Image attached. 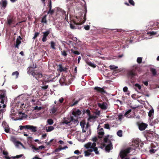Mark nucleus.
<instances>
[{
    "label": "nucleus",
    "instance_id": "27",
    "mask_svg": "<svg viewBox=\"0 0 159 159\" xmlns=\"http://www.w3.org/2000/svg\"><path fill=\"white\" fill-rule=\"evenodd\" d=\"M86 148L88 149L89 148H91V143L89 142L86 143L84 146Z\"/></svg>",
    "mask_w": 159,
    "mask_h": 159
},
{
    "label": "nucleus",
    "instance_id": "11",
    "mask_svg": "<svg viewBox=\"0 0 159 159\" xmlns=\"http://www.w3.org/2000/svg\"><path fill=\"white\" fill-rule=\"evenodd\" d=\"M32 76L36 79L38 80L39 79L41 78L42 77V74L37 72H35L34 75H33Z\"/></svg>",
    "mask_w": 159,
    "mask_h": 159
},
{
    "label": "nucleus",
    "instance_id": "29",
    "mask_svg": "<svg viewBox=\"0 0 159 159\" xmlns=\"http://www.w3.org/2000/svg\"><path fill=\"white\" fill-rule=\"evenodd\" d=\"M28 125H20L19 126L20 129V130H22L24 129H27L28 128Z\"/></svg>",
    "mask_w": 159,
    "mask_h": 159
},
{
    "label": "nucleus",
    "instance_id": "21",
    "mask_svg": "<svg viewBox=\"0 0 159 159\" xmlns=\"http://www.w3.org/2000/svg\"><path fill=\"white\" fill-rule=\"evenodd\" d=\"M19 116L21 117L22 119L23 118H26L27 115L25 113H22L21 112H19Z\"/></svg>",
    "mask_w": 159,
    "mask_h": 159
},
{
    "label": "nucleus",
    "instance_id": "59",
    "mask_svg": "<svg viewBox=\"0 0 159 159\" xmlns=\"http://www.w3.org/2000/svg\"><path fill=\"white\" fill-rule=\"evenodd\" d=\"M74 153L75 154H77L78 155H79L80 154L79 151L78 150L75 151L74 152Z\"/></svg>",
    "mask_w": 159,
    "mask_h": 159
},
{
    "label": "nucleus",
    "instance_id": "26",
    "mask_svg": "<svg viewBox=\"0 0 159 159\" xmlns=\"http://www.w3.org/2000/svg\"><path fill=\"white\" fill-rule=\"evenodd\" d=\"M57 110V108L55 106H53L51 109V111L52 114L55 113Z\"/></svg>",
    "mask_w": 159,
    "mask_h": 159
},
{
    "label": "nucleus",
    "instance_id": "15",
    "mask_svg": "<svg viewBox=\"0 0 159 159\" xmlns=\"http://www.w3.org/2000/svg\"><path fill=\"white\" fill-rule=\"evenodd\" d=\"M98 134L99 135L98 137L99 138H102L104 134L103 129L102 128H101L98 130Z\"/></svg>",
    "mask_w": 159,
    "mask_h": 159
},
{
    "label": "nucleus",
    "instance_id": "2",
    "mask_svg": "<svg viewBox=\"0 0 159 159\" xmlns=\"http://www.w3.org/2000/svg\"><path fill=\"white\" fill-rule=\"evenodd\" d=\"M82 99V98H80L78 99L76 98H71L69 99V102L67 106L69 107L75 106Z\"/></svg>",
    "mask_w": 159,
    "mask_h": 159
},
{
    "label": "nucleus",
    "instance_id": "39",
    "mask_svg": "<svg viewBox=\"0 0 159 159\" xmlns=\"http://www.w3.org/2000/svg\"><path fill=\"white\" fill-rule=\"evenodd\" d=\"M93 149V151L95 152V153L96 154H99V152L98 151V148L97 147L94 148H92Z\"/></svg>",
    "mask_w": 159,
    "mask_h": 159
},
{
    "label": "nucleus",
    "instance_id": "61",
    "mask_svg": "<svg viewBox=\"0 0 159 159\" xmlns=\"http://www.w3.org/2000/svg\"><path fill=\"white\" fill-rule=\"evenodd\" d=\"M47 37L44 36H43V37L42 38L43 42H45L47 41Z\"/></svg>",
    "mask_w": 159,
    "mask_h": 159
},
{
    "label": "nucleus",
    "instance_id": "5",
    "mask_svg": "<svg viewBox=\"0 0 159 159\" xmlns=\"http://www.w3.org/2000/svg\"><path fill=\"white\" fill-rule=\"evenodd\" d=\"M22 38L20 36H18L16 39V43L14 44V47L15 48L19 49L20 45L21 43V40Z\"/></svg>",
    "mask_w": 159,
    "mask_h": 159
},
{
    "label": "nucleus",
    "instance_id": "10",
    "mask_svg": "<svg viewBox=\"0 0 159 159\" xmlns=\"http://www.w3.org/2000/svg\"><path fill=\"white\" fill-rule=\"evenodd\" d=\"M70 119H71V120H70V121H68V120H65L64 121H63V124H68L69 123H70V121H74V122H77L78 121V120H77V118L76 119H74L73 116H71L70 117Z\"/></svg>",
    "mask_w": 159,
    "mask_h": 159
},
{
    "label": "nucleus",
    "instance_id": "8",
    "mask_svg": "<svg viewBox=\"0 0 159 159\" xmlns=\"http://www.w3.org/2000/svg\"><path fill=\"white\" fill-rule=\"evenodd\" d=\"M94 89L97 92L103 94L106 93V91L103 88H100L98 87H96L94 88Z\"/></svg>",
    "mask_w": 159,
    "mask_h": 159
},
{
    "label": "nucleus",
    "instance_id": "16",
    "mask_svg": "<svg viewBox=\"0 0 159 159\" xmlns=\"http://www.w3.org/2000/svg\"><path fill=\"white\" fill-rule=\"evenodd\" d=\"M109 143L105 147L106 150L108 151H109L111 150V147L112 146V143L110 140H109Z\"/></svg>",
    "mask_w": 159,
    "mask_h": 159
},
{
    "label": "nucleus",
    "instance_id": "55",
    "mask_svg": "<svg viewBox=\"0 0 159 159\" xmlns=\"http://www.w3.org/2000/svg\"><path fill=\"white\" fill-rule=\"evenodd\" d=\"M44 148V146L43 145L40 146L38 148H36V149H36V150H38L39 149H42L43 148Z\"/></svg>",
    "mask_w": 159,
    "mask_h": 159
},
{
    "label": "nucleus",
    "instance_id": "53",
    "mask_svg": "<svg viewBox=\"0 0 159 159\" xmlns=\"http://www.w3.org/2000/svg\"><path fill=\"white\" fill-rule=\"evenodd\" d=\"M156 34H157L156 32H154V31H152V32H149V33L148 32L147 33V34H150V35H154Z\"/></svg>",
    "mask_w": 159,
    "mask_h": 159
},
{
    "label": "nucleus",
    "instance_id": "20",
    "mask_svg": "<svg viewBox=\"0 0 159 159\" xmlns=\"http://www.w3.org/2000/svg\"><path fill=\"white\" fill-rule=\"evenodd\" d=\"M150 71L152 73V75L153 76H155L157 75V71L155 69L150 68Z\"/></svg>",
    "mask_w": 159,
    "mask_h": 159
},
{
    "label": "nucleus",
    "instance_id": "36",
    "mask_svg": "<svg viewBox=\"0 0 159 159\" xmlns=\"http://www.w3.org/2000/svg\"><path fill=\"white\" fill-rule=\"evenodd\" d=\"M44 83L45 84H46V83L43 82V85H43V86H42L41 87V88L43 89L44 90L47 89L48 87V85H46L45 84H44Z\"/></svg>",
    "mask_w": 159,
    "mask_h": 159
},
{
    "label": "nucleus",
    "instance_id": "44",
    "mask_svg": "<svg viewBox=\"0 0 159 159\" xmlns=\"http://www.w3.org/2000/svg\"><path fill=\"white\" fill-rule=\"evenodd\" d=\"M51 48H53V49H55V43H54V42H53V41H51Z\"/></svg>",
    "mask_w": 159,
    "mask_h": 159
},
{
    "label": "nucleus",
    "instance_id": "17",
    "mask_svg": "<svg viewBox=\"0 0 159 159\" xmlns=\"http://www.w3.org/2000/svg\"><path fill=\"white\" fill-rule=\"evenodd\" d=\"M31 67H29L27 69V72L28 73L29 75L30 74L32 75L33 74L34 75V73L35 72L33 70L31 69Z\"/></svg>",
    "mask_w": 159,
    "mask_h": 159
},
{
    "label": "nucleus",
    "instance_id": "48",
    "mask_svg": "<svg viewBox=\"0 0 159 159\" xmlns=\"http://www.w3.org/2000/svg\"><path fill=\"white\" fill-rule=\"evenodd\" d=\"M39 34V33L38 32H35L34 34V36L33 37V39H35L36 38H37Z\"/></svg>",
    "mask_w": 159,
    "mask_h": 159
},
{
    "label": "nucleus",
    "instance_id": "43",
    "mask_svg": "<svg viewBox=\"0 0 159 159\" xmlns=\"http://www.w3.org/2000/svg\"><path fill=\"white\" fill-rule=\"evenodd\" d=\"M46 16H43V17L42 18L41 22L43 23H46Z\"/></svg>",
    "mask_w": 159,
    "mask_h": 159
},
{
    "label": "nucleus",
    "instance_id": "18",
    "mask_svg": "<svg viewBox=\"0 0 159 159\" xmlns=\"http://www.w3.org/2000/svg\"><path fill=\"white\" fill-rule=\"evenodd\" d=\"M86 62L88 65L93 67L95 68L96 67V65L94 63H92L91 61H89V60H86Z\"/></svg>",
    "mask_w": 159,
    "mask_h": 159
},
{
    "label": "nucleus",
    "instance_id": "31",
    "mask_svg": "<svg viewBox=\"0 0 159 159\" xmlns=\"http://www.w3.org/2000/svg\"><path fill=\"white\" fill-rule=\"evenodd\" d=\"M48 123L50 125H52L53 123V120L51 119H49L47 120Z\"/></svg>",
    "mask_w": 159,
    "mask_h": 159
},
{
    "label": "nucleus",
    "instance_id": "23",
    "mask_svg": "<svg viewBox=\"0 0 159 159\" xmlns=\"http://www.w3.org/2000/svg\"><path fill=\"white\" fill-rule=\"evenodd\" d=\"M6 94L2 90L0 91V98H5Z\"/></svg>",
    "mask_w": 159,
    "mask_h": 159
},
{
    "label": "nucleus",
    "instance_id": "62",
    "mask_svg": "<svg viewBox=\"0 0 159 159\" xmlns=\"http://www.w3.org/2000/svg\"><path fill=\"white\" fill-rule=\"evenodd\" d=\"M86 113L87 114L88 116H90V112L89 109H87L86 111Z\"/></svg>",
    "mask_w": 159,
    "mask_h": 159
},
{
    "label": "nucleus",
    "instance_id": "33",
    "mask_svg": "<svg viewBox=\"0 0 159 159\" xmlns=\"http://www.w3.org/2000/svg\"><path fill=\"white\" fill-rule=\"evenodd\" d=\"M71 52L76 55H79L80 54V52L78 51H75L73 49L71 50Z\"/></svg>",
    "mask_w": 159,
    "mask_h": 159
},
{
    "label": "nucleus",
    "instance_id": "42",
    "mask_svg": "<svg viewBox=\"0 0 159 159\" xmlns=\"http://www.w3.org/2000/svg\"><path fill=\"white\" fill-rule=\"evenodd\" d=\"M111 70H115L118 68V67L114 65H110L109 66Z\"/></svg>",
    "mask_w": 159,
    "mask_h": 159
},
{
    "label": "nucleus",
    "instance_id": "41",
    "mask_svg": "<svg viewBox=\"0 0 159 159\" xmlns=\"http://www.w3.org/2000/svg\"><path fill=\"white\" fill-rule=\"evenodd\" d=\"M4 129V130L7 133H8L9 132L10 129L9 127V126H8L7 127H6Z\"/></svg>",
    "mask_w": 159,
    "mask_h": 159
},
{
    "label": "nucleus",
    "instance_id": "1",
    "mask_svg": "<svg viewBox=\"0 0 159 159\" xmlns=\"http://www.w3.org/2000/svg\"><path fill=\"white\" fill-rule=\"evenodd\" d=\"M134 68L129 71L127 73V76L129 79H130V81L133 82L135 80V76L137 75L136 70L138 69L137 66H134Z\"/></svg>",
    "mask_w": 159,
    "mask_h": 159
},
{
    "label": "nucleus",
    "instance_id": "3",
    "mask_svg": "<svg viewBox=\"0 0 159 159\" xmlns=\"http://www.w3.org/2000/svg\"><path fill=\"white\" fill-rule=\"evenodd\" d=\"M131 149L132 148H129L124 150L121 151L120 154V157L122 159L124 158L130 152Z\"/></svg>",
    "mask_w": 159,
    "mask_h": 159
},
{
    "label": "nucleus",
    "instance_id": "37",
    "mask_svg": "<svg viewBox=\"0 0 159 159\" xmlns=\"http://www.w3.org/2000/svg\"><path fill=\"white\" fill-rule=\"evenodd\" d=\"M61 54L63 56L66 57L67 55L66 51L65 50L61 51Z\"/></svg>",
    "mask_w": 159,
    "mask_h": 159
},
{
    "label": "nucleus",
    "instance_id": "49",
    "mask_svg": "<svg viewBox=\"0 0 159 159\" xmlns=\"http://www.w3.org/2000/svg\"><path fill=\"white\" fill-rule=\"evenodd\" d=\"M49 33V32L48 31H47L46 32H44V33H43V36H44L47 37Z\"/></svg>",
    "mask_w": 159,
    "mask_h": 159
},
{
    "label": "nucleus",
    "instance_id": "14",
    "mask_svg": "<svg viewBox=\"0 0 159 159\" xmlns=\"http://www.w3.org/2000/svg\"><path fill=\"white\" fill-rule=\"evenodd\" d=\"M72 114L75 117H76L78 116H80L81 114V111L78 109L75 111H73L72 112Z\"/></svg>",
    "mask_w": 159,
    "mask_h": 159
},
{
    "label": "nucleus",
    "instance_id": "34",
    "mask_svg": "<svg viewBox=\"0 0 159 159\" xmlns=\"http://www.w3.org/2000/svg\"><path fill=\"white\" fill-rule=\"evenodd\" d=\"M122 131L121 130H118L117 132V134L119 137H121L122 136Z\"/></svg>",
    "mask_w": 159,
    "mask_h": 159
},
{
    "label": "nucleus",
    "instance_id": "4",
    "mask_svg": "<svg viewBox=\"0 0 159 159\" xmlns=\"http://www.w3.org/2000/svg\"><path fill=\"white\" fill-rule=\"evenodd\" d=\"M137 124L139 127V129L141 131L144 130L148 126L147 124L143 122L140 123L139 122H137Z\"/></svg>",
    "mask_w": 159,
    "mask_h": 159
},
{
    "label": "nucleus",
    "instance_id": "54",
    "mask_svg": "<svg viewBox=\"0 0 159 159\" xmlns=\"http://www.w3.org/2000/svg\"><path fill=\"white\" fill-rule=\"evenodd\" d=\"M64 100V98L61 97V98H60L59 100V102L60 103H62Z\"/></svg>",
    "mask_w": 159,
    "mask_h": 159
},
{
    "label": "nucleus",
    "instance_id": "13",
    "mask_svg": "<svg viewBox=\"0 0 159 159\" xmlns=\"http://www.w3.org/2000/svg\"><path fill=\"white\" fill-rule=\"evenodd\" d=\"M37 127L34 126L33 125H28V129L30 130L31 132H36L37 130Z\"/></svg>",
    "mask_w": 159,
    "mask_h": 159
},
{
    "label": "nucleus",
    "instance_id": "47",
    "mask_svg": "<svg viewBox=\"0 0 159 159\" xmlns=\"http://www.w3.org/2000/svg\"><path fill=\"white\" fill-rule=\"evenodd\" d=\"M85 156H88L91 155V153L89 152L88 150L84 152Z\"/></svg>",
    "mask_w": 159,
    "mask_h": 159
},
{
    "label": "nucleus",
    "instance_id": "12",
    "mask_svg": "<svg viewBox=\"0 0 159 159\" xmlns=\"http://www.w3.org/2000/svg\"><path fill=\"white\" fill-rule=\"evenodd\" d=\"M58 67H59V68L58 70L60 72L66 71H67V68L66 67H63L61 64H59L58 65Z\"/></svg>",
    "mask_w": 159,
    "mask_h": 159
},
{
    "label": "nucleus",
    "instance_id": "38",
    "mask_svg": "<svg viewBox=\"0 0 159 159\" xmlns=\"http://www.w3.org/2000/svg\"><path fill=\"white\" fill-rule=\"evenodd\" d=\"M142 58L141 57H138L137 58V61L140 64L142 63Z\"/></svg>",
    "mask_w": 159,
    "mask_h": 159
},
{
    "label": "nucleus",
    "instance_id": "9",
    "mask_svg": "<svg viewBox=\"0 0 159 159\" xmlns=\"http://www.w3.org/2000/svg\"><path fill=\"white\" fill-rule=\"evenodd\" d=\"M59 82L61 85H67L68 84V82L65 77H61L59 80Z\"/></svg>",
    "mask_w": 159,
    "mask_h": 159
},
{
    "label": "nucleus",
    "instance_id": "60",
    "mask_svg": "<svg viewBox=\"0 0 159 159\" xmlns=\"http://www.w3.org/2000/svg\"><path fill=\"white\" fill-rule=\"evenodd\" d=\"M156 150L153 149V148H152V149H150V152L151 153H154L156 151Z\"/></svg>",
    "mask_w": 159,
    "mask_h": 159
},
{
    "label": "nucleus",
    "instance_id": "56",
    "mask_svg": "<svg viewBox=\"0 0 159 159\" xmlns=\"http://www.w3.org/2000/svg\"><path fill=\"white\" fill-rule=\"evenodd\" d=\"M96 144L95 143H93L92 144H91V148H96Z\"/></svg>",
    "mask_w": 159,
    "mask_h": 159
},
{
    "label": "nucleus",
    "instance_id": "19",
    "mask_svg": "<svg viewBox=\"0 0 159 159\" xmlns=\"http://www.w3.org/2000/svg\"><path fill=\"white\" fill-rule=\"evenodd\" d=\"M15 23V21L13 18L11 19L8 20V24L9 25H11V26H13L12 24Z\"/></svg>",
    "mask_w": 159,
    "mask_h": 159
},
{
    "label": "nucleus",
    "instance_id": "22",
    "mask_svg": "<svg viewBox=\"0 0 159 159\" xmlns=\"http://www.w3.org/2000/svg\"><path fill=\"white\" fill-rule=\"evenodd\" d=\"M1 4H2V7L5 8L7 4V2L6 0H2Z\"/></svg>",
    "mask_w": 159,
    "mask_h": 159
},
{
    "label": "nucleus",
    "instance_id": "46",
    "mask_svg": "<svg viewBox=\"0 0 159 159\" xmlns=\"http://www.w3.org/2000/svg\"><path fill=\"white\" fill-rule=\"evenodd\" d=\"M104 128L107 129H110V127L109 125L108 124H106L104 125Z\"/></svg>",
    "mask_w": 159,
    "mask_h": 159
},
{
    "label": "nucleus",
    "instance_id": "32",
    "mask_svg": "<svg viewBox=\"0 0 159 159\" xmlns=\"http://www.w3.org/2000/svg\"><path fill=\"white\" fill-rule=\"evenodd\" d=\"M109 137V135H108L104 138V143H107L108 142V143H109V140L108 139Z\"/></svg>",
    "mask_w": 159,
    "mask_h": 159
},
{
    "label": "nucleus",
    "instance_id": "45",
    "mask_svg": "<svg viewBox=\"0 0 159 159\" xmlns=\"http://www.w3.org/2000/svg\"><path fill=\"white\" fill-rule=\"evenodd\" d=\"M2 126L3 128L4 129L6 127H7L8 125H7V123L5 122H3L2 123Z\"/></svg>",
    "mask_w": 159,
    "mask_h": 159
},
{
    "label": "nucleus",
    "instance_id": "24",
    "mask_svg": "<svg viewBox=\"0 0 159 159\" xmlns=\"http://www.w3.org/2000/svg\"><path fill=\"white\" fill-rule=\"evenodd\" d=\"M154 114V110L153 109H151L150 110L149 112L148 115L149 116L152 118V116H153Z\"/></svg>",
    "mask_w": 159,
    "mask_h": 159
},
{
    "label": "nucleus",
    "instance_id": "6",
    "mask_svg": "<svg viewBox=\"0 0 159 159\" xmlns=\"http://www.w3.org/2000/svg\"><path fill=\"white\" fill-rule=\"evenodd\" d=\"M141 140L139 139H136L133 142V146L134 147V150L135 148L139 147V143H140Z\"/></svg>",
    "mask_w": 159,
    "mask_h": 159
},
{
    "label": "nucleus",
    "instance_id": "28",
    "mask_svg": "<svg viewBox=\"0 0 159 159\" xmlns=\"http://www.w3.org/2000/svg\"><path fill=\"white\" fill-rule=\"evenodd\" d=\"M54 129V128L53 126H50L48 127V129H46V130L47 132H49L53 130Z\"/></svg>",
    "mask_w": 159,
    "mask_h": 159
},
{
    "label": "nucleus",
    "instance_id": "52",
    "mask_svg": "<svg viewBox=\"0 0 159 159\" xmlns=\"http://www.w3.org/2000/svg\"><path fill=\"white\" fill-rule=\"evenodd\" d=\"M134 86L135 87H138V89L139 90H140L141 89V86H140V85L139 84H134Z\"/></svg>",
    "mask_w": 159,
    "mask_h": 159
},
{
    "label": "nucleus",
    "instance_id": "51",
    "mask_svg": "<svg viewBox=\"0 0 159 159\" xmlns=\"http://www.w3.org/2000/svg\"><path fill=\"white\" fill-rule=\"evenodd\" d=\"M131 111V110L129 109L126 111L124 115V116H125L128 114H129Z\"/></svg>",
    "mask_w": 159,
    "mask_h": 159
},
{
    "label": "nucleus",
    "instance_id": "40",
    "mask_svg": "<svg viewBox=\"0 0 159 159\" xmlns=\"http://www.w3.org/2000/svg\"><path fill=\"white\" fill-rule=\"evenodd\" d=\"M23 154H20V155H16L15 157H11V158H12V159H14L15 158H19L20 157H21L23 156Z\"/></svg>",
    "mask_w": 159,
    "mask_h": 159
},
{
    "label": "nucleus",
    "instance_id": "25",
    "mask_svg": "<svg viewBox=\"0 0 159 159\" xmlns=\"http://www.w3.org/2000/svg\"><path fill=\"white\" fill-rule=\"evenodd\" d=\"M70 26L71 29H76L77 28L76 27L77 26V25L75 23H71L70 24Z\"/></svg>",
    "mask_w": 159,
    "mask_h": 159
},
{
    "label": "nucleus",
    "instance_id": "64",
    "mask_svg": "<svg viewBox=\"0 0 159 159\" xmlns=\"http://www.w3.org/2000/svg\"><path fill=\"white\" fill-rule=\"evenodd\" d=\"M53 10H52L51 9H49V11L48 12V14L50 13L51 14H52L53 12Z\"/></svg>",
    "mask_w": 159,
    "mask_h": 159
},
{
    "label": "nucleus",
    "instance_id": "50",
    "mask_svg": "<svg viewBox=\"0 0 159 159\" xmlns=\"http://www.w3.org/2000/svg\"><path fill=\"white\" fill-rule=\"evenodd\" d=\"M42 108L41 107H38V106H36L34 107V110H38L39 111L40 110L42 109Z\"/></svg>",
    "mask_w": 159,
    "mask_h": 159
},
{
    "label": "nucleus",
    "instance_id": "30",
    "mask_svg": "<svg viewBox=\"0 0 159 159\" xmlns=\"http://www.w3.org/2000/svg\"><path fill=\"white\" fill-rule=\"evenodd\" d=\"M19 75V73L18 71H16L13 72L12 74V75H16V78H17L18 77Z\"/></svg>",
    "mask_w": 159,
    "mask_h": 159
},
{
    "label": "nucleus",
    "instance_id": "58",
    "mask_svg": "<svg viewBox=\"0 0 159 159\" xmlns=\"http://www.w3.org/2000/svg\"><path fill=\"white\" fill-rule=\"evenodd\" d=\"M123 116L122 115H118V118L119 120L121 121Z\"/></svg>",
    "mask_w": 159,
    "mask_h": 159
},
{
    "label": "nucleus",
    "instance_id": "57",
    "mask_svg": "<svg viewBox=\"0 0 159 159\" xmlns=\"http://www.w3.org/2000/svg\"><path fill=\"white\" fill-rule=\"evenodd\" d=\"M128 89V88L126 86L124 87L123 89V91L125 93L127 92Z\"/></svg>",
    "mask_w": 159,
    "mask_h": 159
},
{
    "label": "nucleus",
    "instance_id": "35",
    "mask_svg": "<svg viewBox=\"0 0 159 159\" xmlns=\"http://www.w3.org/2000/svg\"><path fill=\"white\" fill-rule=\"evenodd\" d=\"M1 99V100L0 102L1 104H4L5 103V102L6 101V102L7 101V98L6 97L3 98Z\"/></svg>",
    "mask_w": 159,
    "mask_h": 159
},
{
    "label": "nucleus",
    "instance_id": "63",
    "mask_svg": "<svg viewBox=\"0 0 159 159\" xmlns=\"http://www.w3.org/2000/svg\"><path fill=\"white\" fill-rule=\"evenodd\" d=\"M129 2L132 5H134V2L133 0H129Z\"/></svg>",
    "mask_w": 159,
    "mask_h": 159
},
{
    "label": "nucleus",
    "instance_id": "7",
    "mask_svg": "<svg viewBox=\"0 0 159 159\" xmlns=\"http://www.w3.org/2000/svg\"><path fill=\"white\" fill-rule=\"evenodd\" d=\"M98 106L102 109L106 110L107 108V104L106 102H103L102 103H98Z\"/></svg>",
    "mask_w": 159,
    "mask_h": 159
}]
</instances>
